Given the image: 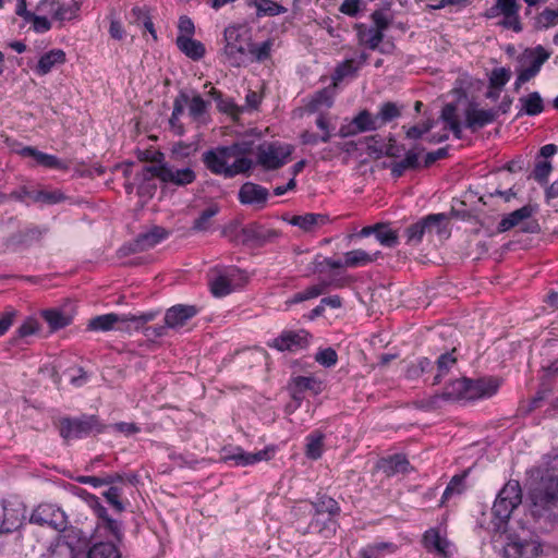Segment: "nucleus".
<instances>
[{
  "mask_svg": "<svg viewBox=\"0 0 558 558\" xmlns=\"http://www.w3.org/2000/svg\"><path fill=\"white\" fill-rule=\"evenodd\" d=\"M530 513L550 527L558 524V452L548 456L545 475L530 493Z\"/></svg>",
  "mask_w": 558,
  "mask_h": 558,
  "instance_id": "1",
  "label": "nucleus"
},
{
  "mask_svg": "<svg viewBox=\"0 0 558 558\" xmlns=\"http://www.w3.org/2000/svg\"><path fill=\"white\" fill-rule=\"evenodd\" d=\"M250 153L248 144L233 143L229 146H217L204 151L202 161L213 174L232 179L252 170L253 160L247 157Z\"/></svg>",
  "mask_w": 558,
  "mask_h": 558,
  "instance_id": "2",
  "label": "nucleus"
},
{
  "mask_svg": "<svg viewBox=\"0 0 558 558\" xmlns=\"http://www.w3.org/2000/svg\"><path fill=\"white\" fill-rule=\"evenodd\" d=\"M154 318V313H146L140 316L109 313L90 318L87 324V329L90 331H109L112 329L125 331L138 330Z\"/></svg>",
  "mask_w": 558,
  "mask_h": 558,
  "instance_id": "3",
  "label": "nucleus"
},
{
  "mask_svg": "<svg viewBox=\"0 0 558 558\" xmlns=\"http://www.w3.org/2000/svg\"><path fill=\"white\" fill-rule=\"evenodd\" d=\"M221 235L235 244L254 243L263 245L278 235L276 230L266 229L257 223L242 227L238 221H231L221 230Z\"/></svg>",
  "mask_w": 558,
  "mask_h": 558,
  "instance_id": "4",
  "label": "nucleus"
},
{
  "mask_svg": "<svg viewBox=\"0 0 558 558\" xmlns=\"http://www.w3.org/2000/svg\"><path fill=\"white\" fill-rule=\"evenodd\" d=\"M543 544L537 536L526 533H508L500 558H541Z\"/></svg>",
  "mask_w": 558,
  "mask_h": 558,
  "instance_id": "5",
  "label": "nucleus"
},
{
  "mask_svg": "<svg viewBox=\"0 0 558 558\" xmlns=\"http://www.w3.org/2000/svg\"><path fill=\"white\" fill-rule=\"evenodd\" d=\"M58 428L60 436L69 441L90 434H100L106 429V425L96 415L83 414L80 417L60 418Z\"/></svg>",
  "mask_w": 558,
  "mask_h": 558,
  "instance_id": "6",
  "label": "nucleus"
},
{
  "mask_svg": "<svg viewBox=\"0 0 558 558\" xmlns=\"http://www.w3.org/2000/svg\"><path fill=\"white\" fill-rule=\"evenodd\" d=\"M522 502V490L519 482L509 481L498 493L492 512L498 523L496 530H500L509 520L513 510Z\"/></svg>",
  "mask_w": 558,
  "mask_h": 558,
  "instance_id": "7",
  "label": "nucleus"
},
{
  "mask_svg": "<svg viewBox=\"0 0 558 558\" xmlns=\"http://www.w3.org/2000/svg\"><path fill=\"white\" fill-rule=\"evenodd\" d=\"M312 506L315 512L310 527L318 531L325 537H328L336 529L333 517L340 511L338 502L333 498L324 495L318 496L316 500L312 502Z\"/></svg>",
  "mask_w": 558,
  "mask_h": 558,
  "instance_id": "8",
  "label": "nucleus"
},
{
  "mask_svg": "<svg viewBox=\"0 0 558 558\" xmlns=\"http://www.w3.org/2000/svg\"><path fill=\"white\" fill-rule=\"evenodd\" d=\"M247 29L241 25L228 26L223 32L225 48L223 54L232 66H241L245 63L246 48L244 36Z\"/></svg>",
  "mask_w": 558,
  "mask_h": 558,
  "instance_id": "9",
  "label": "nucleus"
},
{
  "mask_svg": "<svg viewBox=\"0 0 558 558\" xmlns=\"http://www.w3.org/2000/svg\"><path fill=\"white\" fill-rule=\"evenodd\" d=\"M292 151L293 147L289 144L264 143L257 148V163L265 170L279 169L288 162Z\"/></svg>",
  "mask_w": 558,
  "mask_h": 558,
  "instance_id": "10",
  "label": "nucleus"
},
{
  "mask_svg": "<svg viewBox=\"0 0 558 558\" xmlns=\"http://www.w3.org/2000/svg\"><path fill=\"white\" fill-rule=\"evenodd\" d=\"M145 172L158 178L165 183L185 186L195 181L196 174L191 168L179 169L169 163L151 165L144 168Z\"/></svg>",
  "mask_w": 558,
  "mask_h": 558,
  "instance_id": "11",
  "label": "nucleus"
},
{
  "mask_svg": "<svg viewBox=\"0 0 558 558\" xmlns=\"http://www.w3.org/2000/svg\"><path fill=\"white\" fill-rule=\"evenodd\" d=\"M198 313V308L194 305L178 304L170 307L165 315L166 326L146 328L147 336L161 337L166 335L167 328H178L186 324V322Z\"/></svg>",
  "mask_w": 558,
  "mask_h": 558,
  "instance_id": "12",
  "label": "nucleus"
},
{
  "mask_svg": "<svg viewBox=\"0 0 558 558\" xmlns=\"http://www.w3.org/2000/svg\"><path fill=\"white\" fill-rule=\"evenodd\" d=\"M31 522L41 526L46 525L57 531H63L68 525V518L61 508L52 504H40L34 509Z\"/></svg>",
  "mask_w": 558,
  "mask_h": 558,
  "instance_id": "13",
  "label": "nucleus"
},
{
  "mask_svg": "<svg viewBox=\"0 0 558 558\" xmlns=\"http://www.w3.org/2000/svg\"><path fill=\"white\" fill-rule=\"evenodd\" d=\"M310 343V333L306 330L283 331L279 337L268 343L278 351L296 352L305 349Z\"/></svg>",
  "mask_w": 558,
  "mask_h": 558,
  "instance_id": "14",
  "label": "nucleus"
},
{
  "mask_svg": "<svg viewBox=\"0 0 558 558\" xmlns=\"http://www.w3.org/2000/svg\"><path fill=\"white\" fill-rule=\"evenodd\" d=\"M25 517V508L19 501H2V521H0V534H9L16 531Z\"/></svg>",
  "mask_w": 558,
  "mask_h": 558,
  "instance_id": "15",
  "label": "nucleus"
},
{
  "mask_svg": "<svg viewBox=\"0 0 558 558\" xmlns=\"http://www.w3.org/2000/svg\"><path fill=\"white\" fill-rule=\"evenodd\" d=\"M269 196V192L266 187L253 183L246 182L239 190V201L243 205L255 206L256 208H264Z\"/></svg>",
  "mask_w": 558,
  "mask_h": 558,
  "instance_id": "16",
  "label": "nucleus"
},
{
  "mask_svg": "<svg viewBox=\"0 0 558 558\" xmlns=\"http://www.w3.org/2000/svg\"><path fill=\"white\" fill-rule=\"evenodd\" d=\"M464 116L465 126L476 131L494 122L497 118V111L494 109H480L476 104L471 102L465 109Z\"/></svg>",
  "mask_w": 558,
  "mask_h": 558,
  "instance_id": "17",
  "label": "nucleus"
},
{
  "mask_svg": "<svg viewBox=\"0 0 558 558\" xmlns=\"http://www.w3.org/2000/svg\"><path fill=\"white\" fill-rule=\"evenodd\" d=\"M466 386V390H464V400H476L494 396L499 384L493 378H481L477 380L468 379Z\"/></svg>",
  "mask_w": 558,
  "mask_h": 558,
  "instance_id": "18",
  "label": "nucleus"
},
{
  "mask_svg": "<svg viewBox=\"0 0 558 558\" xmlns=\"http://www.w3.org/2000/svg\"><path fill=\"white\" fill-rule=\"evenodd\" d=\"M16 154L22 157L32 158L35 163L34 166H41L48 169H64L65 165L57 156L49 155L38 150L36 147L24 146L16 149Z\"/></svg>",
  "mask_w": 558,
  "mask_h": 558,
  "instance_id": "19",
  "label": "nucleus"
},
{
  "mask_svg": "<svg viewBox=\"0 0 558 558\" xmlns=\"http://www.w3.org/2000/svg\"><path fill=\"white\" fill-rule=\"evenodd\" d=\"M550 53L543 47L537 46L530 54V63L526 68L520 70V81H530L538 74L542 65L549 59Z\"/></svg>",
  "mask_w": 558,
  "mask_h": 558,
  "instance_id": "20",
  "label": "nucleus"
},
{
  "mask_svg": "<svg viewBox=\"0 0 558 558\" xmlns=\"http://www.w3.org/2000/svg\"><path fill=\"white\" fill-rule=\"evenodd\" d=\"M168 236V231L161 227H154L151 230L145 233H141L134 243L132 244L133 252L146 251Z\"/></svg>",
  "mask_w": 558,
  "mask_h": 558,
  "instance_id": "21",
  "label": "nucleus"
},
{
  "mask_svg": "<svg viewBox=\"0 0 558 558\" xmlns=\"http://www.w3.org/2000/svg\"><path fill=\"white\" fill-rule=\"evenodd\" d=\"M275 448L267 447L257 452H245L242 449H238V452L229 456L228 460H233L236 465H251L260 461H269L275 456Z\"/></svg>",
  "mask_w": 558,
  "mask_h": 558,
  "instance_id": "22",
  "label": "nucleus"
},
{
  "mask_svg": "<svg viewBox=\"0 0 558 558\" xmlns=\"http://www.w3.org/2000/svg\"><path fill=\"white\" fill-rule=\"evenodd\" d=\"M357 35L359 43L366 46L371 50H377L380 43L384 40L385 34L375 28L374 26H367L365 24H356L354 26Z\"/></svg>",
  "mask_w": 558,
  "mask_h": 558,
  "instance_id": "23",
  "label": "nucleus"
},
{
  "mask_svg": "<svg viewBox=\"0 0 558 558\" xmlns=\"http://www.w3.org/2000/svg\"><path fill=\"white\" fill-rule=\"evenodd\" d=\"M368 54L365 52L360 53L357 58L347 59L337 65L333 78L342 81L349 76H355L357 71L366 63Z\"/></svg>",
  "mask_w": 558,
  "mask_h": 558,
  "instance_id": "24",
  "label": "nucleus"
},
{
  "mask_svg": "<svg viewBox=\"0 0 558 558\" xmlns=\"http://www.w3.org/2000/svg\"><path fill=\"white\" fill-rule=\"evenodd\" d=\"M519 102L521 109L517 114V118L526 116H538L544 111V100L538 92H532L526 96L520 97Z\"/></svg>",
  "mask_w": 558,
  "mask_h": 558,
  "instance_id": "25",
  "label": "nucleus"
},
{
  "mask_svg": "<svg viewBox=\"0 0 558 558\" xmlns=\"http://www.w3.org/2000/svg\"><path fill=\"white\" fill-rule=\"evenodd\" d=\"M178 48L189 58L193 60H199L205 56V46L191 36L180 35L177 37Z\"/></svg>",
  "mask_w": 558,
  "mask_h": 558,
  "instance_id": "26",
  "label": "nucleus"
},
{
  "mask_svg": "<svg viewBox=\"0 0 558 558\" xmlns=\"http://www.w3.org/2000/svg\"><path fill=\"white\" fill-rule=\"evenodd\" d=\"M65 62V53L61 49H52L43 54L37 63L36 72L39 75L48 74L56 65Z\"/></svg>",
  "mask_w": 558,
  "mask_h": 558,
  "instance_id": "27",
  "label": "nucleus"
},
{
  "mask_svg": "<svg viewBox=\"0 0 558 558\" xmlns=\"http://www.w3.org/2000/svg\"><path fill=\"white\" fill-rule=\"evenodd\" d=\"M423 544L427 550H434L444 557L448 556L449 543L446 538L441 537L436 529H429L424 533Z\"/></svg>",
  "mask_w": 558,
  "mask_h": 558,
  "instance_id": "28",
  "label": "nucleus"
},
{
  "mask_svg": "<svg viewBox=\"0 0 558 558\" xmlns=\"http://www.w3.org/2000/svg\"><path fill=\"white\" fill-rule=\"evenodd\" d=\"M328 217L326 215L308 213L305 215L293 216L289 222L292 226H296L303 231L308 232L313 231L316 227L326 223Z\"/></svg>",
  "mask_w": 558,
  "mask_h": 558,
  "instance_id": "29",
  "label": "nucleus"
},
{
  "mask_svg": "<svg viewBox=\"0 0 558 558\" xmlns=\"http://www.w3.org/2000/svg\"><path fill=\"white\" fill-rule=\"evenodd\" d=\"M276 39L268 38L263 43H251L246 48V52L252 56V61L262 63L271 58V51L275 46Z\"/></svg>",
  "mask_w": 558,
  "mask_h": 558,
  "instance_id": "30",
  "label": "nucleus"
},
{
  "mask_svg": "<svg viewBox=\"0 0 558 558\" xmlns=\"http://www.w3.org/2000/svg\"><path fill=\"white\" fill-rule=\"evenodd\" d=\"M533 209L531 206L526 205L517 210H513L508 216L502 218L498 223V231L506 232L511 228L518 226L521 221L530 218L532 216Z\"/></svg>",
  "mask_w": 558,
  "mask_h": 558,
  "instance_id": "31",
  "label": "nucleus"
},
{
  "mask_svg": "<svg viewBox=\"0 0 558 558\" xmlns=\"http://www.w3.org/2000/svg\"><path fill=\"white\" fill-rule=\"evenodd\" d=\"M41 315L48 323L51 330L64 328L69 326L73 319L72 315L64 313L59 308L45 310Z\"/></svg>",
  "mask_w": 558,
  "mask_h": 558,
  "instance_id": "32",
  "label": "nucleus"
},
{
  "mask_svg": "<svg viewBox=\"0 0 558 558\" xmlns=\"http://www.w3.org/2000/svg\"><path fill=\"white\" fill-rule=\"evenodd\" d=\"M209 94L216 100L217 108L220 112H223L233 119H238L240 117L243 110L231 98H223L222 93L214 87L210 89Z\"/></svg>",
  "mask_w": 558,
  "mask_h": 558,
  "instance_id": "33",
  "label": "nucleus"
},
{
  "mask_svg": "<svg viewBox=\"0 0 558 558\" xmlns=\"http://www.w3.org/2000/svg\"><path fill=\"white\" fill-rule=\"evenodd\" d=\"M379 255L380 252L369 254L364 250H353L344 254V265L351 268L365 266L376 260Z\"/></svg>",
  "mask_w": 558,
  "mask_h": 558,
  "instance_id": "34",
  "label": "nucleus"
},
{
  "mask_svg": "<svg viewBox=\"0 0 558 558\" xmlns=\"http://www.w3.org/2000/svg\"><path fill=\"white\" fill-rule=\"evenodd\" d=\"M189 114L193 121L197 123L206 122V113L210 106L209 101L204 100L199 95H195L192 98L189 97Z\"/></svg>",
  "mask_w": 558,
  "mask_h": 558,
  "instance_id": "35",
  "label": "nucleus"
},
{
  "mask_svg": "<svg viewBox=\"0 0 558 558\" xmlns=\"http://www.w3.org/2000/svg\"><path fill=\"white\" fill-rule=\"evenodd\" d=\"M397 546L393 543L380 542L369 544L360 550L361 558H384L387 554H393Z\"/></svg>",
  "mask_w": 558,
  "mask_h": 558,
  "instance_id": "36",
  "label": "nucleus"
},
{
  "mask_svg": "<svg viewBox=\"0 0 558 558\" xmlns=\"http://www.w3.org/2000/svg\"><path fill=\"white\" fill-rule=\"evenodd\" d=\"M251 5L256 9V15L276 16L287 12V8L274 0H252Z\"/></svg>",
  "mask_w": 558,
  "mask_h": 558,
  "instance_id": "37",
  "label": "nucleus"
},
{
  "mask_svg": "<svg viewBox=\"0 0 558 558\" xmlns=\"http://www.w3.org/2000/svg\"><path fill=\"white\" fill-rule=\"evenodd\" d=\"M402 109L403 106H400L392 101H386L381 104L378 109V112L376 113L380 128L400 118L402 114Z\"/></svg>",
  "mask_w": 558,
  "mask_h": 558,
  "instance_id": "38",
  "label": "nucleus"
},
{
  "mask_svg": "<svg viewBox=\"0 0 558 558\" xmlns=\"http://www.w3.org/2000/svg\"><path fill=\"white\" fill-rule=\"evenodd\" d=\"M418 154L413 149L407 151L405 157L391 165V175L393 178H400L407 170L418 168Z\"/></svg>",
  "mask_w": 558,
  "mask_h": 558,
  "instance_id": "39",
  "label": "nucleus"
},
{
  "mask_svg": "<svg viewBox=\"0 0 558 558\" xmlns=\"http://www.w3.org/2000/svg\"><path fill=\"white\" fill-rule=\"evenodd\" d=\"M121 555L114 544L110 542H99L94 544L88 553L87 558H120Z\"/></svg>",
  "mask_w": 558,
  "mask_h": 558,
  "instance_id": "40",
  "label": "nucleus"
},
{
  "mask_svg": "<svg viewBox=\"0 0 558 558\" xmlns=\"http://www.w3.org/2000/svg\"><path fill=\"white\" fill-rule=\"evenodd\" d=\"M354 124L361 133L376 131L380 129L376 114H372L368 110L360 111L354 118Z\"/></svg>",
  "mask_w": 558,
  "mask_h": 558,
  "instance_id": "41",
  "label": "nucleus"
},
{
  "mask_svg": "<svg viewBox=\"0 0 558 558\" xmlns=\"http://www.w3.org/2000/svg\"><path fill=\"white\" fill-rule=\"evenodd\" d=\"M324 435L316 430L306 437L305 454L312 460H317L323 454Z\"/></svg>",
  "mask_w": 558,
  "mask_h": 558,
  "instance_id": "42",
  "label": "nucleus"
},
{
  "mask_svg": "<svg viewBox=\"0 0 558 558\" xmlns=\"http://www.w3.org/2000/svg\"><path fill=\"white\" fill-rule=\"evenodd\" d=\"M468 378H458L447 384L442 391V398L446 400H464V390H466Z\"/></svg>",
  "mask_w": 558,
  "mask_h": 558,
  "instance_id": "43",
  "label": "nucleus"
},
{
  "mask_svg": "<svg viewBox=\"0 0 558 558\" xmlns=\"http://www.w3.org/2000/svg\"><path fill=\"white\" fill-rule=\"evenodd\" d=\"M133 17L132 22L143 27L151 35L154 40H157V34L154 27V23L148 15L146 7H134L131 11Z\"/></svg>",
  "mask_w": 558,
  "mask_h": 558,
  "instance_id": "44",
  "label": "nucleus"
},
{
  "mask_svg": "<svg viewBox=\"0 0 558 558\" xmlns=\"http://www.w3.org/2000/svg\"><path fill=\"white\" fill-rule=\"evenodd\" d=\"M453 352L442 353L436 361L437 373L434 377L433 385H437L440 383L442 376H445L452 366L456 365L457 359L453 356Z\"/></svg>",
  "mask_w": 558,
  "mask_h": 558,
  "instance_id": "45",
  "label": "nucleus"
},
{
  "mask_svg": "<svg viewBox=\"0 0 558 558\" xmlns=\"http://www.w3.org/2000/svg\"><path fill=\"white\" fill-rule=\"evenodd\" d=\"M425 229L427 233L436 232L441 235L446 232V223L448 217L446 214H430L423 218Z\"/></svg>",
  "mask_w": 558,
  "mask_h": 558,
  "instance_id": "46",
  "label": "nucleus"
},
{
  "mask_svg": "<svg viewBox=\"0 0 558 558\" xmlns=\"http://www.w3.org/2000/svg\"><path fill=\"white\" fill-rule=\"evenodd\" d=\"M408 466L409 461L405 459V457L400 454L390 457L389 459L385 460L381 465L384 472L388 476L395 475L397 473H404L407 472Z\"/></svg>",
  "mask_w": 558,
  "mask_h": 558,
  "instance_id": "47",
  "label": "nucleus"
},
{
  "mask_svg": "<svg viewBox=\"0 0 558 558\" xmlns=\"http://www.w3.org/2000/svg\"><path fill=\"white\" fill-rule=\"evenodd\" d=\"M327 287L328 284L325 282L308 287L304 291L295 293L290 300L287 301V303L296 304L317 298L326 291Z\"/></svg>",
  "mask_w": 558,
  "mask_h": 558,
  "instance_id": "48",
  "label": "nucleus"
},
{
  "mask_svg": "<svg viewBox=\"0 0 558 558\" xmlns=\"http://www.w3.org/2000/svg\"><path fill=\"white\" fill-rule=\"evenodd\" d=\"M210 290L215 296H225L233 291L229 275H219L210 282Z\"/></svg>",
  "mask_w": 558,
  "mask_h": 558,
  "instance_id": "49",
  "label": "nucleus"
},
{
  "mask_svg": "<svg viewBox=\"0 0 558 558\" xmlns=\"http://www.w3.org/2000/svg\"><path fill=\"white\" fill-rule=\"evenodd\" d=\"M378 242L387 247H395L398 244V233L388 226L377 223V231L375 234Z\"/></svg>",
  "mask_w": 558,
  "mask_h": 558,
  "instance_id": "50",
  "label": "nucleus"
},
{
  "mask_svg": "<svg viewBox=\"0 0 558 558\" xmlns=\"http://www.w3.org/2000/svg\"><path fill=\"white\" fill-rule=\"evenodd\" d=\"M466 472L463 474L454 475L449 484L447 485L442 497H441V504H445L447 500H449L453 495H459L464 490V480L466 477Z\"/></svg>",
  "mask_w": 558,
  "mask_h": 558,
  "instance_id": "51",
  "label": "nucleus"
},
{
  "mask_svg": "<svg viewBox=\"0 0 558 558\" xmlns=\"http://www.w3.org/2000/svg\"><path fill=\"white\" fill-rule=\"evenodd\" d=\"M219 211L218 206L214 205L202 211L199 217L194 220L192 229L195 231H206L210 227V219Z\"/></svg>",
  "mask_w": 558,
  "mask_h": 558,
  "instance_id": "52",
  "label": "nucleus"
},
{
  "mask_svg": "<svg viewBox=\"0 0 558 558\" xmlns=\"http://www.w3.org/2000/svg\"><path fill=\"white\" fill-rule=\"evenodd\" d=\"M553 170L551 162L546 159H541L536 157L535 167L532 173V177L535 181L541 184L547 183L548 175Z\"/></svg>",
  "mask_w": 558,
  "mask_h": 558,
  "instance_id": "53",
  "label": "nucleus"
},
{
  "mask_svg": "<svg viewBox=\"0 0 558 558\" xmlns=\"http://www.w3.org/2000/svg\"><path fill=\"white\" fill-rule=\"evenodd\" d=\"M425 225L423 221V218L418 220L417 222L409 226L405 229V236H407V243L408 244H418L421 243L424 234H426Z\"/></svg>",
  "mask_w": 558,
  "mask_h": 558,
  "instance_id": "54",
  "label": "nucleus"
},
{
  "mask_svg": "<svg viewBox=\"0 0 558 558\" xmlns=\"http://www.w3.org/2000/svg\"><path fill=\"white\" fill-rule=\"evenodd\" d=\"M435 125L434 120H426L422 124L412 125L410 128H407L405 125L402 126L403 130H405V137L409 140H418L424 134L428 133Z\"/></svg>",
  "mask_w": 558,
  "mask_h": 558,
  "instance_id": "55",
  "label": "nucleus"
},
{
  "mask_svg": "<svg viewBox=\"0 0 558 558\" xmlns=\"http://www.w3.org/2000/svg\"><path fill=\"white\" fill-rule=\"evenodd\" d=\"M494 10H498L502 15H511L513 13H519L520 4L518 0H497L494 8H492V13H488V17L495 16Z\"/></svg>",
  "mask_w": 558,
  "mask_h": 558,
  "instance_id": "56",
  "label": "nucleus"
},
{
  "mask_svg": "<svg viewBox=\"0 0 558 558\" xmlns=\"http://www.w3.org/2000/svg\"><path fill=\"white\" fill-rule=\"evenodd\" d=\"M80 11V4L76 1H71L69 3H60L59 10L56 15V20L58 21H70L74 19Z\"/></svg>",
  "mask_w": 558,
  "mask_h": 558,
  "instance_id": "57",
  "label": "nucleus"
},
{
  "mask_svg": "<svg viewBox=\"0 0 558 558\" xmlns=\"http://www.w3.org/2000/svg\"><path fill=\"white\" fill-rule=\"evenodd\" d=\"M315 361L325 367H331L336 365L338 354L332 348H326L316 353Z\"/></svg>",
  "mask_w": 558,
  "mask_h": 558,
  "instance_id": "58",
  "label": "nucleus"
},
{
  "mask_svg": "<svg viewBox=\"0 0 558 558\" xmlns=\"http://www.w3.org/2000/svg\"><path fill=\"white\" fill-rule=\"evenodd\" d=\"M510 77H511L510 70H508L506 68L495 69V70H493L492 75H490V80H489L490 86L501 88L509 82Z\"/></svg>",
  "mask_w": 558,
  "mask_h": 558,
  "instance_id": "59",
  "label": "nucleus"
},
{
  "mask_svg": "<svg viewBox=\"0 0 558 558\" xmlns=\"http://www.w3.org/2000/svg\"><path fill=\"white\" fill-rule=\"evenodd\" d=\"M539 28H549L558 24V10L545 9L537 17Z\"/></svg>",
  "mask_w": 558,
  "mask_h": 558,
  "instance_id": "60",
  "label": "nucleus"
},
{
  "mask_svg": "<svg viewBox=\"0 0 558 558\" xmlns=\"http://www.w3.org/2000/svg\"><path fill=\"white\" fill-rule=\"evenodd\" d=\"M122 490L117 486H111L104 493L108 504L111 505L118 512H122L124 510V506L120 500Z\"/></svg>",
  "mask_w": 558,
  "mask_h": 558,
  "instance_id": "61",
  "label": "nucleus"
},
{
  "mask_svg": "<svg viewBox=\"0 0 558 558\" xmlns=\"http://www.w3.org/2000/svg\"><path fill=\"white\" fill-rule=\"evenodd\" d=\"M59 10V1L58 0H41L37 7L36 12L48 17L51 16L56 20V15Z\"/></svg>",
  "mask_w": 558,
  "mask_h": 558,
  "instance_id": "62",
  "label": "nucleus"
},
{
  "mask_svg": "<svg viewBox=\"0 0 558 558\" xmlns=\"http://www.w3.org/2000/svg\"><path fill=\"white\" fill-rule=\"evenodd\" d=\"M373 26L385 34L388 29L391 19L384 10H375L371 15Z\"/></svg>",
  "mask_w": 558,
  "mask_h": 558,
  "instance_id": "63",
  "label": "nucleus"
},
{
  "mask_svg": "<svg viewBox=\"0 0 558 558\" xmlns=\"http://www.w3.org/2000/svg\"><path fill=\"white\" fill-rule=\"evenodd\" d=\"M64 199H65V196L59 190H52V191L40 190L39 203H41V204L53 205V204L61 203Z\"/></svg>",
  "mask_w": 558,
  "mask_h": 558,
  "instance_id": "64",
  "label": "nucleus"
}]
</instances>
